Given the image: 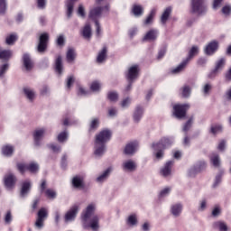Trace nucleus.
<instances>
[{
    "instance_id": "obj_59",
    "label": "nucleus",
    "mask_w": 231,
    "mask_h": 231,
    "mask_svg": "<svg viewBox=\"0 0 231 231\" xmlns=\"http://www.w3.org/2000/svg\"><path fill=\"white\" fill-rule=\"evenodd\" d=\"M78 14H79L80 17H86V10L84 9V5H79Z\"/></svg>"
},
{
    "instance_id": "obj_20",
    "label": "nucleus",
    "mask_w": 231,
    "mask_h": 231,
    "mask_svg": "<svg viewBox=\"0 0 231 231\" xmlns=\"http://www.w3.org/2000/svg\"><path fill=\"white\" fill-rule=\"evenodd\" d=\"M54 69L58 75H62L64 65L62 64V56L58 55L54 62Z\"/></svg>"
},
{
    "instance_id": "obj_8",
    "label": "nucleus",
    "mask_w": 231,
    "mask_h": 231,
    "mask_svg": "<svg viewBox=\"0 0 231 231\" xmlns=\"http://www.w3.org/2000/svg\"><path fill=\"white\" fill-rule=\"evenodd\" d=\"M191 14H198V15L207 14V3L205 0H191Z\"/></svg>"
},
{
    "instance_id": "obj_40",
    "label": "nucleus",
    "mask_w": 231,
    "mask_h": 231,
    "mask_svg": "<svg viewBox=\"0 0 231 231\" xmlns=\"http://www.w3.org/2000/svg\"><path fill=\"white\" fill-rule=\"evenodd\" d=\"M98 125H100V120L98 118L92 119L88 128L89 133L97 131V129H98Z\"/></svg>"
},
{
    "instance_id": "obj_51",
    "label": "nucleus",
    "mask_w": 231,
    "mask_h": 231,
    "mask_svg": "<svg viewBox=\"0 0 231 231\" xmlns=\"http://www.w3.org/2000/svg\"><path fill=\"white\" fill-rule=\"evenodd\" d=\"M0 14L2 15L6 14V0H0Z\"/></svg>"
},
{
    "instance_id": "obj_3",
    "label": "nucleus",
    "mask_w": 231,
    "mask_h": 231,
    "mask_svg": "<svg viewBox=\"0 0 231 231\" xmlns=\"http://www.w3.org/2000/svg\"><path fill=\"white\" fill-rule=\"evenodd\" d=\"M198 53H199V48H198V46H192L189 51L188 57L179 66H177L175 69H172L171 73L174 75L177 73H181V70L187 68V64H189V62H190V60H192V59H194Z\"/></svg>"
},
{
    "instance_id": "obj_23",
    "label": "nucleus",
    "mask_w": 231,
    "mask_h": 231,
    "mask_svg": "<svg viewBox=\"0 0 231 231\" xmlns=\"http://www.w3.org/2000/svg\"><path fill=\"white\" fill-rule=\"evenodd\" d=\"M81 35L87 41H91V37L93 36V32H91V25L87 23L83 29L81 30Z\"/></svg>"
},
{
    "instance_id": "obj_14",
    "label": "nucleus",
    "mask_w": 231,
    "mask_h": 231,
    "mask_svg": "<svg viewBox=\"0 0 231 231\" xmlns=\"http://www.w3.org/2000/svg\"><path fill=\"white\" fill-rule=\"evenodd\" d=\"M71 183L74 189H79V190H83V189H86V183H84V177L82 176L77 175L73 177Z\"/></svg>"
},
{
    "instance_id": "obj_1",
    "label": "nucleus",
    "mask_w": 231,
    "mask_h": 231,
    "mask_svg": "<svg viewBox=\"0 0 231 231\" xmlns=\"http://www.w3.org/2000/svg\"><path fill=\"white\" fill-rule=\"evenodd\" d=\"M113 132L110 129H103L96 135V156H102L106 152V143L111 140Z\"/></svg>"
},
{
    "instance_id": "obj_37",
    "label": "nucleus",
    "mask_w": 231,
    "mask_h": 231,
    "mask_svg": "<svg viewBox=\"0 0 231 231\" xmlns=\"http://www.w3.org/2000/svg\"><path fill=\"white\" fill-rule=\"evenodd\" d=\"M181 91V97L183 98H189L190 97V93L192 92V88H190V86L185 85L180 88Z\"/></svg>"
},
{
    "instance_id": "obj_22",
    "label": "nucleus",
    "mask_w": 231,
    "mask_h": 231,
    "mask_svg": "<svg viewBox=\"0 0 231 231\" xmlns=\"http://www.w3.org/2000/svg\"><path fill=\"white\" fill-rule=\"evenodd\" d=\"M158 39V30L156 29H152L146 32L144 37L143 38V41H156Z\"/></svg>"
},
{
    "instance_id": "obj_57",
    "label": "nucleus",
    "mask_w": 231,
    "mask_h": 231,
    "mask_svg": "<svg viewBox=\"0 0 231 231\" xmlns=\"http://www.w3.org/2000/svg\"><path fill=\"white\" fill-rule=\"evenodd\" d=\"M74 82H75V77L69 76L67 79V88H68V89H71V86H73Z\"/></svg>"
},
{
    "instance_id": "obj_41",
    "label": "nucleus",
    "mask_w": 231,
    "mask_h": 231,
    "mask_svg": "<svg viewBox=\"0 0 231 231\" xmlns=\"http://www.w3.org/2000/svg\"><path fill=\"white\" fill-rule=\"evenodd\" d=\"M123 167L125 171H135L136 163L133 161H128L123 164Z\"/></svg>"
},
{
    "instance_id": "obj_31",
    "label": "nucleus",
    "mask_w": 231,
    "mask_h": 231,
    "mask_svg": "<svg viewBox=\"0 0 231 231\" xmlns=\"http://www.w3.org/2000/svg\"><path fill=\"white\" fill-rule=\"evenodd\" d=\"M12 59V51L10 50H0V60L8 62Z\"/></svg>"
},
{
    "instance_id": "obj_32",
    "label": "nucleus",
    "mask_w": 231,
    "mask_h": 231,
    "mask_svg": "<svg viewBox=\"0 0 231 231\" xmlns=\"http://www.w3.org/2000/svg\"><path fill=\"white\" fill-rule=\"evenodd\" d=\"M143 116V107H142L141 106H137L135 107V110H134V122H140Z\"/></svg>"
},
{
    "instance_id": "obj_19",
    "label": "nucleus",
    "mask_w": 231,
    "mask_h": 231,
    "mask_svg": "<svg viewBox=\"0 0 231 231\" xmlns=\"http://www.w3.org/2000/svg\"><path fill=\"white\" fill-rule=\"evenodd\" d=\"M23 62L26 71H32L33 69V60H32L30 54L24 53L23 55Z\"/></svg>"
},
{
    "instance_id": "obj_46",
    "label": "nucleus",
    "mask_w": 231,
    "mask_h": 231,
    "mask_svg": "<svg viewBox=\"0 0 231 231\" xmlns=\"http://www.w3.org/2000/svg\"><path fill=\"white\" fill-rule=\"evenodd\" d=\"M107 98L110 102H116L118 100V93L110 91L107 93Z\"/></svg>"
},
{
    "instance_id": "obj_25",
    "label": "nucleus",
    "mask_w": 231,
    "mask_h": 231,
    "mask_svg": "<svg viewBox=\"0 0 231 231\" xmlns=\"http://www.w3.org/2000/svg\"><path fill=\"white\" fill-rule=\"evenodd\" d=\"M143 6L134 4L132 6L131 13L133 14V15H134V17H142V15H143Z\"/></svg>"
},
{
    "instance_id": "obj_63",
    "label": "nucleus",
    "mask_w": 231,
    "mask_h": 231,
    "mask_svg": "<svg viewBox=\"0 0 231 231\" xmlns=\"http://www.w3.org/2000/svg\"><path fill=\"white\" fill-rule=\"evenodd\" d=\"M169 192H171V189H170V188H165V189H163L160 192V198H163V197L167 196V194H169Z\"/></svg>"
},
{
    "instance_id": "obj_49",
    "label": "nucleus",
    "mask_w": 231,
    "mask_h": 231,
    "mask_svg": "<svg viewBox=\"0 0 231 231\" xmlns=\"http://www.w3.org/2000/svg\"><path fill=\"white\" fill-rule=\"evenodd\" d=\"M67 140H68V133L67 132H61L58 135V142H60V143H62L66 142Z\"/></svg>"
},
{
    "instance_id": "obj_48",
    "label": "nucleus",
    "mask_w": 231,
    "mask_h": 231,
    "mask_svg": "<svg viewBox=\"0 0 231 231\" xmlns=\"http://www.w3.org/2000/svg\"><path fill=\"white\" fill-rule=\"evenodd\" d=\"M16 41H17V36H15L14 34H10L5 39V42L8 45L14 44Z\"/></svg>"
},
{
    "instance_id": "obj_26",
    "label": "nucleus",
    "mask_w": 231,
    "mask_h": 231,
    "mask_svg": "<svg viewBox=\"0 0 231 231\" xmlns=\"http://www.w3.org/2000/svg\"><path fill=\"white\" fill-rule=\"evenodd\" d=\"M106 59H107V47L105 46L103 49L98 52L97 57V64H102V62H105Z\"/></svg>"
},
{
    "instance_id": "obj_10",
    "label": "nucleus",
    "mask_w": 231,
    "mask_h": 231,
    "mask_svg": "<svg viewBox=\"0 0 231 231\" xmlns=\"http://www.w3.org/2000/svg\"><path fill=\"white\" fill-rule=\"evenodd\" d=\"M50 42V34L48 32H43L40 34L37 45L38 53H45L48 50V44Z\"/></svg>"
},
{
    "instance_id": "obj_61",
    "label": "nucleus",
    "mask_w": 231,
    "mask_h": 231,
    "mask_svg": "<svg viewBox=\"0 0 231 231\" xmlns=\"http://www.w3.org/2000/svg\"><path fill=\"white\" fill-rule=\"evenodd\" d=\"M49 149H51L53 152H60V146L55 144H49Z\"/></svg>"
},
{
    "instance_id": "obj_52",
    "label": "nucleus",
    "mask_w": 231,
    "mask_h": 231,
    "mask_svg": "<svg viewBox=\"0 0 231 231\" xmlns=\"http://www.w3.org/2000/svg\"><path fill=\"white\" fill-rule=\"evenodd\" d=\"M91 91H100V83L98 81H93L90 85Z\"/></svg>"
},
{
    "instance_id": "obj_16",
    "label": "nucleus",
    "mask_w": 231,
    "mask_h": 231,
    "mask_svg": "<svg viewBox=\"0 0 231 231\" xmlns=\"http://www.w3.org/2000/svg\"><path fill=\"white\" fill-rule=\"evenodd\" d=\"M172 167H174V161H168L164 167L161 169V174L164 178L171 176L172 174Z\"/></svg>"
},
{
    "instance_id": "obj_54",
    "label": "nucleus",
    "mask_w": 231,
    "mask_h": 231,
    "mask_svg": "<svg viewBox=\"0 0 231 231\" xmlns=\"http://www.w3.org/2000/svg\"><path fill=\"white\" fill-rule=\"evenodd\" d=\"M5 225H10L12 223V211H7L5 217Z\"/></svg>"
},
{
    "instance_id": "obj_56",
    "label": "nucleus",
    "mask_w": 231,
    "mask_h": 231,
    "mask_svg": "<svg viewBox=\"0 0 231 231\" xmlns=\"http://www.w3.org/2000/svg\"><path fill=\"white\" fill-rule=\"evenodd\" d=\"M212 89V85L211 84H206L202 89L204 95H209L210 94V90Z\"/></svg>"
},
{
    "instance_id": "obj_64",
    "label": "nucleus",
    "mask_w": 231,
    "mask_h": 231,
    "mask_svg": "<svg viewBox=\"0 0 231 231\" xmlns=\"http://www.w3.org/2000/svg\"><path fill=\"white\" fill-rule=\"evenodd\" d=\"M225 79L226 82H231V68L226 72Z\"/></svg>"
},
{
    "instance_id": "obj_33",
    "label": "nucleus",
    "mask_w": 231,
    "mask_h": 231,
    "mask_svg": "<svg viewBox=\"0 0 231 231\" xmlns=\"http://www.w3.org/2000/svg\"><path fill=\"white\" fill-rule=\"evenodd\" d=\"M154 17H156V9H152L146 19L143 21L144 26H149V24H152V21H154Z\"/></svg>"
},
{
    "instance_id": "obj_47",
    "label": "nucleus",
    "mask_w": 231,
    "mask_h": 231,
    "mask_svg": "<svg viewBox=\"0 0 231 231\" xmlns=\"http://www.w3.org/2000/svg\"><path fill=\"white\" fill-rule=\"evenodd\" d=\"M109 172H111V168L106 169L99 177H97V181H104V180H106L107 176H109Z\"/></svg>"
},
{
    "instance_id": "obj_36",
    "label": "nucleus",
    "mask_w": 231,
    "mask_h": 231,
    "mask_svg": "<svg viewBox=\"0 0 231 231\" xmlns=\"http://www.w3.org/2000/svg\"><path fill=\"white\" fill-rule=\"evenodd\" d=\"M226 64V59L221 58L215 64V71H221L225 65Z\"/></svg>"
},
{
    "instance_id": "obj_35",
    "label": "nucleus",
    "mask_w": 231,
    "mask_h": 231,
    "mask_svg": "<svg viewBox=\"0 0 231 231\" xmlns=\"http://www.w3.org/2000/svg\"><path fill=\"white\" fill-rule=\"evenodd\" d=\"M78 0H67V17H71L73 14V7Z\"/></svg>"
},
{
    "instance_id": "obj_42",
    "label": "nucleus",
    "mask_w": 231,
    "mask_h": 231,
    "mask_svg": "<svg viewBox=\"0 0 231 231\" xmlns=\"http://www.w3.org/2000/svg\"><path fill=\"white\" fill-rule=\"evenodd\" d=\"M44 194L48 199H55V198H57V191L52 189H47Z\"/></svg>"
},
{
    "instance_id": "obj_11",
    "label": "nucleus",
    "mask_w": 231,
    "mask_h": 231,
    "mask_svg": "<svg viewBox=\"0 0 231 231\" xmlns=\"http://www.w3.org/2000/svg\"><path fill=\"white\" fill-rule=\"evenodd\" d=\"M15 183H17V177L14 173H8L4 177L5 187L9 190H12L15 187Z\"/></svg>"
},
{
    "instance_id": "obj_30",
    "label": "nucleus",
    "mask_w": 231,
    "mask_h": 231,
    "mask_svg": "<svg viewBox=\"0 0 231 231\" xmlns=\"http://www.w3.org/2000/svg\"><path fill=\"white\" fill-rule=\"evenodd\" d=\"M32 189V183L30 181H23L22 183V189L20 191V194L22 198H24L28 192H30V189Z\"/></svg>"
},
{
    "instance_id": "obj_5",
    "label": "nucleus",
    "mask_w": 231,
    "mask_h": 231,
    "mask_svg": "<svg viewBox=\"0 0 231 231\" xmlns=\"http://www.w3.org/2000/svg\"><path fill=\"white\" fill-rule=\"evenodd\" d=\"M171 143L172 142H171V139L163 137L161 139V142L153 143L152 145V149H154V151H157L156 158L158 160H160V158H163V151H165V149H167V147H169V145H171Z\"/></svg>"
},
{
    "instance_id": "obj_62",
    "label": "nucleus",
    "mask_w": 231,
    "mask_h": 231,
    "mask_svg": "<svg viewBox=\"0 0 231 231\" xmlns=\"http://www.w3.org/2000/svg\"><path fill=\"white\" fill-rule=\"evenodd\" d=\"M39 203H41V199H35L33 201H32V210H37L38 207H39Z\"/></svg>"
},
{
    "instance_id": "obj_17",
    "label": "nucleus",
    "mask_w": 231,
    "mask_h": 231,
    "mask_svg": "<svg viewBox=\"0 0 231 231\" xmlns=\"http://www.w3.org/2000/svg\"><path fill=\"white\" fill-rule=\"evenodd\" d=\"M205 169H207V162L200 161L189 170V176H194V174L201 172V171H205Z\"/></svg>"
},
{
    "instance_id": "obj_12",
    "label": "nucleus",
    "mask_w": 231,
    "mask_h": 231,
    "mask_svg": "<svg viewBox=\"0 0 231 231\" xmlns=\"http://www.w3.org/2000/svg\"><path fill=\"white\" fill-rule=\"evenodd\" d=\"M102 12H104V7L97 6L90 9L88 14V19H91V21H94V23H97L98 19H100L102 15Z\"/></svg>"
},
{
    "instance_id": "obj_6",
    "label": "nucleus",
    "mask_w": 231,
    "mask_h": 231,
    "mask_svg": "<svg viewBox=\"0 0 231 231\" xmlns=\"http://www.w3.org/2000/svg\"><path fill=\"white\" fill-rule=\"evenodd\" d=\"M16 169L20 174H22V176H24L26 171L31 172V174H37V172H39V164L35 162H31L29 164L24 162H18L16 164Z\"/></svg>"
},
{
    "instance_id": "obj_39",
    "label": "nucleus",
    "mask_w": 231,
    "mask_h": 231,
    "mask_svg": "<svg viewBox=\"0 0 231 231\" xmlns=\"http://www.w3.org/2000/svg\"><path fill=\"white\" fill-rule=\"evenodd\" d=\"M209 133L216 136V134L223 133V126L221 125H212Z\"/></svg>"
},
{
    "instance_id": "obj_28",
    "label": "nucleus",
    "mask_w": 231,
    "mask_h": 231,
    "mask_svg": "<svg viewBox=\"0 0 231 231\" xmlns=\"http://www.w3.org/2000/svg\"><path fill=\"white\" fill-rule=\"evenodd\" d=\"M182 210H183V206L180 203L174 204L171 207V212L172 216H175V217H180Z\"/></svg>"
},
{
    "instance_id": "obj_50",
    "label": "nucleus",
    "mask_w": 231,
    "mask_h": 231,
    "mask_svg": "<svg viewBox=\"0 0 231 231\" xmlns=\"http://www.w3.org/2000/svg\"><path fill=\"white\" fill-rule=\"evenodd\" d=\"M194 120V117H190L184 125L183 131L184 133H187L190 127H192V121Z\"/></svg>"
},
{
    "instance_id": "obj_58",
    "label": "nucleus",
    "mask_w": 231,
    "mask_h": 231,
    "mask_svg": "<svg viewBox=\"0 0 231 231\" xmlns=\"http://www.w3.org/2000/svg\"><path fill=\"white\" fill-rule=\"evenodd\" d=\"M37 7L40 10H44L46 8V0H37Z\"/></svg>"
},
{
    "instance_id": "obj_45",
    "label": "nucleus",
    "mask_w": 231,
    "mask_h": 231,
    "mask_svg": "<svg viewBox=\"0 0 231 231\" xmlns=\"http://www.w3.org/2000/svg\"><path fill=\"white\" fill-rule=\"evenodd\" d=\"M127 225H130V226H134V225H138V218H136V215H130L128 217Z\"/></svg>"
},
{
    "instance_id": "obj_9",
    "label": "nucleus",
    "mask_w": 231,
    "mask_h": 231,
    "mask_svg": "<svg viewBox=\"0 0 231 231\" xmlns=\"http://www.w3.org/2000/svg\"><path fill=\"white\" fill-rule=\"evenodd\" d=\"M49 212L48 208H41L37 212L36 221L34 226L36 228H42L44 226V222L48 219Z\"/></svg>"
},
{
    "instance_id": "obj_2",
    "label": "nucleus",
    "mask_w": 231,
    "mask_h": 231,
    "mask_svg": "<svg viewBox=\"0 0 231 231\" xmlns=\"http://www.w3.org/2000/svg\"><path fill=\"white\" fill-rule=\"evenodd\" d=\"M95 212V205L90 204L87 207L86 210L81 215V219L83 221V225H85V228H91L94 231L98 230L100 228L99 218L98 216H94L89 222V225L86 226V223H88V219L93 216V213Z\"/></svg>"
},
{
    "instance_id": "obj_34",
    "label": "nucleus",
    "mask_w": 231,
    "mask_h": 231,
    "mask_svg": "<svg viewBox=\"0 0 231 231\" xmlns=\"http://www.w3.org/2000/svg\"><path fill=\"white\" fill-rule=\"evenodd\" d=\"M210 162L212 163L213 166L216 168L221 167V160L219 159V154L217 153H213L210 156Z\"/></svg>"
},
{
    "instance_id": "obj_27",
    "label": "nucleus",
    "mask_w": 231,
    "mask_h": 231,
    "mask_svg": "<svg viewBox=\"0 0 231 231\" xmlns=\"http://www.w3.org/2000/svg\"><path fill=\"white\" fill-rule=\"evenodd\" d=\"M171 14H172V7L168 6L162 13L161 16L162 24H167V21H169V17H171Z\"/></svg>"
},
{
    "instance_id": "obj_60",
    "label": "nucleus",
    "mask_w": 231,
    "mask_h": 231,
    "mask_svg": "<svg viewBox=\"0 0 231 231\" xmlns=\"http://www.w3.org/2000/svg\"><path fill=\"white\" fill-rule=\"evenodd\" d=\"M231 13V6L230 5H225L222 8V14H224V15H230Z\"/></svg>"
},
{
    "instance_id": "obj_43",
    "label": "nucleus",
    "mask_w": 231,
    "mask_h": 231,
    "mask_svg": "<svg viewBox=\"0 0 231 231\" xmlns=\"http://www.w3.org/2000/svg\"><path fill=\"white\" fill-rule=\"evenodd\" d=\"M23 93L26 96V97L31 101L33 100V98H35V92H33V90L30 89L29 88H24Z\"/></svg>"
},
{
    "instance_id": "obj_13",
    "label": "nucleus",
    "mask_w": 231,
    "mask_h": 231,
    "mask_svg": "<svg viewBox=\"0 0 231 231\" xmlns=\"http://www.w3.org/2000/svg\"><path fill=\"white\" fill-rule=\"evenodd\" d=\"M77 214H79V206L74 205L65 214V217H64L65 222L68 223V221H74L75 217H77Z\"/></svg>"
},
{
    "instance_id": "obj_38",
    "label": "nucleus",
    "mask_w": 231,
    "mask_h": 231,
    "mask_svg": "<svg viewBox=\"0 0 231 231\" xmlns=\"http://www.w3.org/2000/svg\"><path fill=\"white\" fill-rule=\"evenodd\" d=\"M214 228H218L220 231H228V226L223 221H217L213 224Z\"/></svg>"
},
{
    "instance_id": "obj_7",
    "label": "nucleus",
    "mask_w": 231,
    "mask_h": 231,
    "mask_svg": "<svg viewBox=\"0 0 231 231\" xmlns=\"http://www.w3.org/2000/svg\"><path fill=\"white\" fill-rule=\"evenodd\" d=\"M190 109V104L184 103V104H176L173 106V116L175 118L179 120H182L187 116V111Z\"/></svg>"
},
{
    "instance_id": "obj_21",
    "label": "nucleus",
    "mask_w": 231,
    "mask_h": 231,
    "mask_svg": "<svg viewBox=\"0 0 231 231\" xmlns=\"http://www.w3.org/2000/svg\"><path fill=\"white\" fill-rule=\"evenodd\" d=\"M137 148H138V142L134 141L125 145L124 152L125 154H134V152H136Z\"/></svg>"
},
{
    "instance_id": "obj_24",
    "label": "nucleus",
    "mask_w": 231,
    "mask_h": 231,
    "mask_svg": "<svg viewBox=\"0 0 231 231\" xmlns=\"http://www.w3.org/2000/svg\"><path fill=\"white\" fill-rule=\"evenodd\" d=\"M75 59H77V52L75 49L69 48L66 53V60L69 64H73L75 62Z\"/></svg>"
},
{
    "instance_id": "obj_44",
    "label": "nucleus",
    "mask_w": 231,
    "mask_h": 231,
    "mask_svg": "<svg viewBox=\"0 0 231 231\" xmlns=\"http://www.w3.org/2000/svg\"><path fill=\"white\" fill-rule=\"evenodd\" d=\"M65 44H66V39L64 38V35L62 34L59 35L56 40V45L58 46V48H64Z\"/></svg>"
},
{
    "instance_id": "obj_29",
    "label": "nucleus",
    "mask_w": 231,
    "mask_h": 231,
    "mask_svg": "<svg viewBox=\"0 0 231 231\" xmlns=\"http://www.w3.org/2000/svg\"><path fill=\"white\" fill-rule=\"evenodd\" d=\"M14 146L10 144H5L2 147V154L4 156H6L7 158H10L11 156L14 155Z\"/></svg>"
},
{
    "instance_id": "obj_53",
    "label": "nucleus",
    "mask_w": 231,
    "mask_h": 231,
    "mask_svg": "<svg viewBox=\"0 0 231 231\" xmlns=\"http://www.w3.org/2000/svg\"><path fill=\"white\" fill-rule=\"evenodd\" d=\"M8 68H10L8 63H5L4 65L0 66V77H3V75L8 71Z\"/></svg>"
},
{
    "instance_id": "obj_18",
    "label": "nucleus",
    "mask_w": 231,
    "mask_h": 231,
    "mask_svg": "<svg viewBox=\"0 0 231 231\" xmlns=\"http://www.w3.org/2000/svg\"><path fill=\"white\" fill-rule=\"evenodd\" d=\"M44 133H46V129H37L33 132V140H34V145L36 147H39L41 145V140H42V136H44Z\"/></svg>"
},
{
    "instance_id": "obj_4",
    "label": "nucleus",
    "mask_w": 231,
    "mask_h": 231,
    "mask_svg": "<svg viewBox=\"0 0 231 231\" xmlns=\"http://www.w3.org/2000/svg\"><path fill=\"white\" fill-rule=\"evenodd\" d=\"M140 75V67L138 65H133L130 67L125 72V79L128 82V86L126 87V91H131V88H133V82L138 79Z\"/></svg>"
},
{
    "instance_id": "obj_15",
    "label": "nucleus",
    "mask_w": 231,
    "mask_h": 231,
    "mask_svg": "<svg viewBox=\"0 0 231 231\" xmlns=\"http://www.w3.org/2000/svg\"><path fill=\"white\" fill-rule=\"evenodd\" d=\"M219 49V42L217 41L210 42L205 48L206 55H214Z\"/></svg>"
},
{
    "instance_id": "obj_55",
    "label": "nucleus",
    "mask_w": 231,
    "mask_h": 231,
    "mask_svg": "<svg viewBox=\"0 0 231 231\" xmlns=\"http://www.w3.org/2000/svg\"><path fill=\"white\" fill-rule=\"evenodd\" d=\"M167 53V47H163L162 49H161L158 52V56L157 59L158 60H161V59L162 57H165V54Z\"/></svg>"
}]
</instances>
